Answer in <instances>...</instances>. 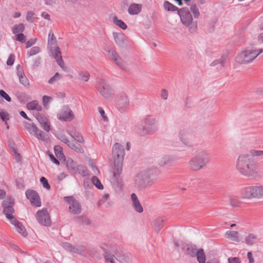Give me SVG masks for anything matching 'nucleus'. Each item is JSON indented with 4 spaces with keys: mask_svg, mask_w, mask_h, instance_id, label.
<instances>
[{
    "mask_svg": "<svg viewBox=\"0 0 263 263\" xmlns=\"http://www.w3.org/2000/svg\"><path fill=\"white\" fill-rule=\"evenodd\" d=\"M236 169L242 175L247 177L258 176V166L253 157L247 153L240 154L236 162Z\"/></svg>",
    "mask_w": 263,
    "mask_h": 263,
    "instance_id": "nucleus-1",
    "label": "nucleus"
},
{
    "mask_svg": "<svg viewBox=\"0 0 263 263\" xmlns=\"http://www.w3.org/2000/svg\"><path fill=\"white\" fill-rule=\"evenodd\" d=\"M112 156L114 159L115 169L112 178L114 184L119 188L122 186L121 179L120 178L122 171L123 161L124 157L123 146L118 143H115L112 147Z\"/></svg>",
    "mask_w": 263,
    "mask_h": 263,
    "instance_id": "nucleus-2",
    "label": "nucleus"
},
{
    "mask_svg": "<svg viewBox=\"0 0 263 263\" xmlns=\"http://www.w3.org/2000/svg\"><path fill=\"white\" fill-rule=\"evenodd\" d=\"M210 162L209 154L206 151L202 150L190 159L188 167L192 171L197 172L204 167Z\"/></svg>",
    "mask_w": 263,
    "mask_h": 263,
    "instance_id": "nucleus-3",
    "label": "nucleus"
},
{
    "mask_svg": "<svg viewBox=\"0 0 263 263\" xmlns=\"http://www.w3.org/2000/svg\"><path fill=\"white\" fill-rule=\"evenodd\" d=\"M157 122L155 118L147 116L144 119L143 122L137 125L135 130L141 136L152 135L158 130Z\"/></svg>",
    "mask_w": 263,
    "mask_h": 263,
    "instance_id": "nucleus-4",
    "label": "nucleus"
},
{
    "mask_svg": "<svg viewBox=\"0 0 263 263\" xmlns=\"http://www.w3.org/2000/svg\"><path fill=\"white\" fill-rule=\"evenodd\" d=\"M177 13L180 16L182 24L188 28L189 32L191 33L197 32V22L193 21L192 15L188 8H182L179 9V10H178Z\"/></svg>",
    "mask_w": 263,
    "mask_h": 263,
    "instance_id": "nucleus-5",
    "label": "nucleus"
},
{
    "mask_svg": "<svg viewBox=\"0 0 263 263\" xmlns=\"http://www.w3.org/2000/svg\"><path fill=\"white\" fill-rule=\"evenodd\" d=\"M57 43L56 38L52 30H50L48 37V45L51 47V46L54 45ZM51 53L55 59L56 62L61 68L65 71H67L68 68L65 66L64 62L62 59V53L58 46L55 47L53 49L50 48Z\"/></svg>",
    "mask_w": 263,
    "mask_h": 263,
    "instance_id": "nucleus-6",
    "label": "nucleus"
},
{
    "mask_svg": "<svg viewBox=\"0 0 263 263\" xmlns=\"http://www.w3.org/2000/svg\"><path fill=\"white\" fill-rule=\"evenodd\" d=\"M262 52V48L242 51L236 57L235 61L241 64H246L251 63Z\"/></svg>",
    "mask_w": 263,
    "mask_h": 263,
    "instance_id": "nucleus-7",
    "label": "nucleus"
},
{
    "mask_svg": "<svg viewBox=\"0 0 263 263\" xmlns=\"http://www.w3.org/2000/svg\"><path fill=\"white\" fill-rule=\"evenodd\" d=\"M153 175V170L149 168L140 172L135 176V185L139 190H143L149 185L151 182V177Z\"/></svg>",
    "mask_w": 263,
    "mask_h": 263,
    "instance_id": "nucleus-8",
    "label": "nucleus"
},
{
    "mask_svg": "<svg viewBox=\"0 0 263 263\" xmlns=\"http://www.w3.org/2000/svg\"><path fill=\"white\" fill-rule=\"evenodd\" d=\"M96 88L104 98L109 100L114 97V90L104 79H99L96 82Z\"/></svg>",
    "mask_w": 263,
    "mask_h": 263,
    "instance_id": "nucleus-9",
    "label": "nucleus"
},
{
    "mask_svg": "<svg viewBox=\"0 0 263 263\" xmlns=\"http://www.w3.org/2000/svg\"><path fill=\"white\" fill-rule=\"evenodd\" d=\"M14 199L11 197L7 198L2 202L3 213L10 221L15 218L13 215L14 212Z\"/></svg>",
    "mask_w": 263,
    "mask_h": 263,
    "instance_id": "nucleus-10",
    "label": "nucleus"
},
{
    "mask_svg": "<svg viewBox=\"0 0 263 263\" xmlns=\"http://www.w3.org/2000/svg\"><path fill=\"white\" fill-rule=\"evenodd\" d=\"M178 137L182 143L186 147L193 146V140L194 135L193 133L189 129H183L180 130Z\"/></svg>",
    "mask_w": 263,
    "mask_h": 263,
    "instance_id": "nucleus-11",
    "label": "nucleus"
},
{
    "mask_svg": "<svg viewBox=\"0 0 263 263\" xmlns=\"http://www.w3.org/2000/svg\"><path fill=\"white\" fill-rule=\"evenodd\" d=\"M240 195L242 199H251L258 198V185L247 186L240 190Z\"/></svg>",
    "mask_w": 263,
    "mask_h": 263,
    "instance_id": "nucleus-12",
    "label": "nucleus"
},
{
    "mask_svg": "<svg viewBox=\"0 0 263 263\" xmlns=\"http://www.w3.org/2000/svg\"><path fill=\"white\" fill-rule=\"evenodd\" d=\"M129 105V101L127 95L124 92H121L116 102L118 109L121 112H124L127 110Z\"/></svg>",
    "mask_w": 263,
    "mask_h": 263,
    "instance_id": "nucleus-13",
    "label": "nucleus"
},
{
    "mask_svg": "<svg viewBox=\"0 0 263 263\" xmlns=\"http://www.w3.org/2000/svg\"><path fill=\"white\" fill-rule=\"evenodd\" d=\"M36 217L37 221L42 225L48 227L51 225V221L50 216L46 209H42L37 212Z\"/></svg>",
    "mask_w": 263,
    "mask_h": 263,
    "instance_id": "nucleus-14",
    "label": "nucleus"
},
{
    "mask_svg": "<svg viewBox=\"0 0 263 263\" xmlns=\"http://www.w3.org/2000/svg\"><path fill=\"white\" fill-rule=\"evenodd\" d=\"M186 254L190 255L191 257H197V259L198 261V256L200 254H203V256H205L204 251L202 249L197 250L195 245L192 244H187L185 245L183 248Z\"/></svg>",
    "mask_w": 263,
    "mask_h": 263,
    "instance_id": "nucleus-15",
    "label": "nucleus"
},
{
    "mask_svg": "<svg viewBox=\"0 0 263 263\" xmlns=\"http://www.w3.org/2000/svg\"><path fill=\"white\" fill-rule=\"evenodd\" d=\"M57 117L61 121H68L74 118V115L68 106L64 105Z\"/></svg>",
    "mask_w": 263,
    "mask_h": 263,
    "instance_id": "nucleus-16",
    "label": "nucleus"
},
{
    "mask_svg": "<svg viewBox=\"0 0 263 263\" xmlns=\"http://www.w3.org/2000/svg\"><path fill=\"white\" fill-rule=\"evenodd\" d=\"M64 200L69 204V209L73 214H79L81 212V205L73 197H65Z\"/></svg>",
    "mask_w": 263,
    "mask_h": 263,
    "instance_id": "nucleus-17",
    "label": "nucleus"
},
{
    "mask_svg": "<svg viewBox=\"0 0 263 263\" xmlns=\"http://www.w3.org/2000/svg\"><path fill=\"white\" fill-rule=\"evenodd\" d=\"M107 52L109 57L122 69L125 70L126 66L125 63L122 59L119 57L117 52L114 50L110 49H108Z\"/></svg>",
    "mask_w": 263,
    "mask_h": 263,
    "instance_id": "nucleus-18",
    "label": "nucleus"
},
{
    "mask_svg": "<svg viewBox=\"0 0 263 263\" xmlns=\"http://www.w3.org/2000/svg\"><path fill=\"white\" fill-rule=\"evenodd\" d=\"M26 196L27 199L30 200L31 204L37 207L41 205L39 195L36 191L33 190H27L26 192Z\"/></svg>",
    "mask_w": 263,
    "mask_h": 263,
    "instance_id": "nucleus-19",
    "label": "nucleus"
},
{
    "mask_svg": "<svg viewBox=\"0 0 263 263\" xmlns=\"http://www.w3.org/2000/svg\"><path fill=\"white\" fill-rule=\"evenodd\" d=\"M29 133L42 141L47 140V135L39 129L35 125H31L28 127Z\"/></svg>",
    "mask_w": 263,
    "mask_h": 263,
    "instance_id": "nucleus-20",
    "label": "nucleus"
},
{
    "mask_svg": "<svg viewBox=\"0 0 263 263\" xmlns=\"http://www.w3.org/2000/svg\"><path fill=\"white\" fill-rule=\"evenodd\" d=\"M35 118L41 127L46 132H49L50 129V124L47 118L39 113L36 114Z\"/></svg>",
    "mask_w": 263,
    "mask_h": 263,
    "instance_id": "nucleus-21",
    "label": "nucleus"
},
{
    "mask_svg": "<svg viewBox=\"0 0 263 263\" xmlns=\"http://www.w3.org/2000/svg\"><path fill=\"white\" fill-rule=\"evenodd\" d=\"M131 200L132 202V206L134 210L137 212L141 213L143 211V209L135 193H132L131 194Z\"/></svg>",
    "mask_w": 263,
    "mask_h": 263,
    "instance_id": "nucleus-22",
    "label": "nucleus"
},
{
    "mask_svg": "<svg viewBox=\"0 0 263 263\" xmlns=\"http://www.w3.org/2000/svg\"><path fill=\"white\" fill-rule=\"evenodd\" d=\"M10 223L13 224L17 232L21 234L24 237H25L27 235V233L26 231L25 227L23 226V224L17 221L15 218L10 221Z\"/></svg>",
    "mask_w": 263,
    "mask_h": 263,
    "instance_id": "nucleus-23",
    "label": "nucleus"
},
{
    "mask_svg": "<svg viewBox=\"0 0 263 263\" xmlns=\"http://www.w3.org/2000/svg\"><path fill=\"white\" fill-rule=\"evenodd\" d=\"M175 157L172 155H165L159 161L158 164L160 166L170 165L175 161Z\"/></svg>",
    "mask_w": 263,
    "mask_h": 263,
    "instance_id": "nucleus-24",
    "label": "nucleus"
},
{
    "mask_svg": "<svg viewBox=\"0 0 263 263\" xmlns=\"http://www.w3.org/2000/svg\"><path fill=\"white\" fill-rule=\"evenodd\" d=\"M101 248L104 252L103 256L106 262L115 263V255L108 251L103 246H101Z\"/></svg>",
    "mask_w": 263,
    "mask_h": 263,
    "instance_id": "nucleus-25",
    "label": "nucleus"
},
{
    "mask_svg": "<svg viewBox=\"0 0 263 263\" xmlns=\"http://www.w3.org/2000/svg\"><path fill=\"white\" fill-rule=\"evenodd\" d=\"M142 8L141 4L132 3L129 6L128 12L130 15H137L141 11Z\"/></svg>",
    "mask_w": 263,
    "mask_h": 263,
    "instance_id": "nucleus-26",
    "label": "nucleus"
},
{
    "mask_svg": "<svg viewBox=\"0 0 263 263\" xmlns=\"http://www.w3.org/2000/svg\"><path fill=\"white\" fill-rule=\"evenodd\" d=\"M64 161L65 162L66 167L69 172L72 174H76L77 165L73 160L70 158H68L67 159L66 158V160Z\"/></svg>",
    "mask_w": 263,
    "mask_h": 263,
    "instance_id": "nucleus-27",
    "label": "nucleus"
},
{
    "mask_svg": "<svg viewBox=\"0 0 263 263\" xmlns=\"http://www.w3.org/2000/svg\"><path fill=\"white\" fill-rule=\"evenodd\" d=\"M116 259L121 263H131L130 255L116 252Z\"/></svg>",
    "mask_w": 263,
    "mask_h": 263,
    "instance_id": "nucleus-28",
    "label": "nucleus"
},
{
    "mask_svg": "<svg viewBox=\"0 0 263 263\" xmlns=\"http://www.w3.org/2000/svg\"><path fill=\"white\" fill-rule=\"evenodd\" d=\"M113 36L115 43L119 46H122L124 44L125 36L122 33L117 32L113 33Z\"/></svg>",
    "mask_w": 263,
    "mask_h": 263,
    "instance_id": "nucleus-29",
    "label": "nucleus"
},
{
    "mask_svg": "<svg viewBox=\"0 0 263 263\" xmlns=\"http://www.w3.org/2000/svg\"><path fill=\"white\" fill-rule=\"evenodd\" d=\"M226 237L234 241L239 242L240 238L239 237V234L236 231H227L225 234Z\"/></svg>",
    "mask_w": 263,
    "mask_h": 263,
    "instance_id": "nucleus-30",
    "label": "nucleus"
},
{
    "mask_svg": "<svg viewBox=\"0 0 263 263\" xmlns=\"http://www.w3.org/2000/svg\"><path fill=\"white\" fill-rule=\"evenodd\" d=\"M258 240V237L257 235L254 234H249L245 239V242L248 245H253L256 243Z\"/></svg>",
    "mask_w": 263,
    "mask_h": 263,
    "instance_id": "nucleus-31",
    "label": "nucleus"
},
{
    "mask_svg": "<svg viewBox=\"0 0 263 263\" xmlns=\"http://www.w3.org/2000/svg\"><path fill=\"white\" fill-rule=\"evenodd\" d=\"M154 226L155 231L157 233H159L164 226V220L162 218H157L154 222Z\"/></svg>",
    "mask_w": 263,
    "mask_h": 263,
    "instance_id": "nucleus-32",
    "label": "nucleus"
},
{
    "mask_svg": "<svg viewBox=\"0 0 263 263\" xmlns=\"http://www.w3.org/2000/svg\"><path fill=\"white\" fill-rule=\"evenodd\" d=\"M55 154L57 157L61 161H65L66 158L62 152V148L59 145H56L54 147Z\"/></svg>",
    "mask_w": 263,
    "mask_h": 263,
    "instance_id": "nucleus-33",
    "label": "nucleus"
},
{
    "mask_svg": "<svg viewBox=\"0 0 263 263\" xmlns=\"http://www.w3.org/2000/svg\"><path fill=\"white\" fill-rule=\"evenodd\" d=\"M27 107L29 110H42V106L39 104L38 102L36 100L29 102L27 104Z\"/></svg>",
    "mask_w": 263,
    "mask_h": 263,
    "instance_id": "nucleus-34",
    "label": "nucleus"
},
{
    "mask_svg": "<svg viewBox=\"0 0 263 263\" xmlns=\"http://www.w3.org/2000/svg\"><path fill=\"white\" fill-rule=\"evenodd\" d=\"M90 78V74L86 71H79L78 74V79L84 82H87Z\"/></svg>",
    "mask_w": 263,
    "mask_h": 263,
    "instance_id": "nucleus-35",
    "label": "nucleus"
},
{
    "mask_svg": "<svg viewBox=\"0 0 263 263\" xmlns=\"http://www.w3.org/2000/svg\"><path fill=\"white\" fill-rule=\"evenodd\" d=\"M78 171V173L83 177H85L88 175L89 172L87 167L83 165H78L76 167V171Z\"/></svg>",
    "mask_w": 263,
    "mask_h": 263,
    "instance_id": "nucleus-36",
    "label": "nucleus"
},
{
    "mask_svg": "<svg viewBox=\"0 0 263 263\" xmlns=\"http://www.w3.org/2000/svg\"><path fill=\"white\" fill-rule=\"evenodd\" d=\"M70 148L73 150L79 152L80 153H83L84 152V149L82 147L80 144L77 143H74L72 141H70V143L68 145Z\"/></svg>",
    "mask_w": 263,
    "mask_h": 263,
    "instance_id": "nucleus-37",
    "label": "nucleus"
},
{
    "mask_svg": "<svg viewBox=\"0 0 263 263\" xmlns=\"http://www.w3.org/2000/svg\"><path fill=\"white\" fill-rule=\"evenodd\" d=\"M163 6L165 10L167 11H178V10H179L176 6L168 1H165L164 2Z\"/></svg>",
    "mask_w": 263,
    "mask_h": 263,
    "instance_id": "nucleus-38",
    "label": "nucleus"
},
{
    "mask_svg": "<svg viewBox=\"0 0 263 263\" xmlns=\"http://www.w3.org/2000/svg\"><path fill=\"white\" fill-rule=\"evenodd\" d=\"M113 22L115 24L122 29H126L127 28V25L122 20H119L116 16H114Z\"/></svg>",
    "mask_w": 263,
    "mask_h": 263,
    "instance_id": "nucleus-39",
    "label": "nucleus"
},
{
    "mask_svg": "<svg viewBox=\"0 0 263 263\" xmlns=\"http://www.w3.org/2000/svg\"><path fill=\"white\" fill-rule=\"evenodd\" d=\"M227 57L226 56H222L220 59L215 60L213 61L210 65L211 66H215L218 64H220V65L222 67L225 66V63L226 61Z\"/></svg>",
    "mask_w": 263,
    "mask_h": 263,
    "instance_id": "nucleus-40",
    "label": "nucleus"
},
{
    "mask_svg": "<svg viewBox=\"0 0 263 263\" xmlns=\"http://www.w3.org/2000/svg\"><path fill=\"white\" fill-rule=\"evenodd\" d=\"M25 26L23 24L21 23L18 25H15L13 28L12 32L14 34L20 33L24 30Z\"/></svg>",
    "mask_w": 263,
    "mask_h": 263,
    "instance_id": "nucleus-41",
    "label": "nucleus"
},
{
    "mask_svg": "<svg viewBox=\"0 0 263 263\" xmlns=\"http://www.w3.org/2000/svg\"><path fill=\"white\" fill-rule=\"evenodd\" d=\"M91 182L92 184L95 185L99 190L103 189V185L101 183L100 180L96 176H93L91 178Z\"/></svg>",
    "mask_w": 263,
    "mask_h": 263,
    "instance_id": "nucleus-42",
    "label": "nucleus"
},
{
    "mask_svg": "<svg viewBox=\"0 0 263 263\" xmlns=\"http://www.w3.org/2000/svg\"><path fill=\"white\" fill-rule=\"evenodd\" d=\"M190 10L192 12L194 17L195 18L199 17L200 15V12L198 8L196 5H192L190 7Z\"/></svg>",
    "mask_w": 263,
    "mask_h": 263,
    "instance_id": "nucleus-43",
    "label": "nucleus"
},
{
    "mask_svg": "<svg viewBox=\"0 0 263 263\" xmlns=\"http://www.w3.org/2000/svg\"><path fill=\"white\" fill-rule=\"evenodd\" d=\"M62 78V76L59 74L58 72H57L55 73V74L51 77L49 80H48V83L50 84H53L56 82L59 81Z\"/></svg>",
    "mask_w": 263,
    "mask_h": 263,
    "instance_id": "nucleus-44",
    "label": "nucleus"
},
{
    "mask_svg": "<svg viewBox=\"0 0 263 263\" xmlns=\"http://www.w3.org/2000/svg\"><path fill=\"white\" fill-rule=\"evenodd\" d=\"M41 49L38 46L32 47L29 51L27 52V55L29 57L36 54L40 52Z\"/></svg>",
    "mask_w": 263,
    "mask_h": 263,
    "instance_id": "nucleus-45",
    "label": "nucleus"
},
{
    "mask_svg": "<svg viewBox=\"0 0 263 263\" xmlns=\"http://www.w3.org/2000/svg\"><path fill=\"white\" fill-rule=\"evenodd\" d=\"M203 254H200V255L198 256V262L199 263H220L218 260H210L205 262V256H203Z\"/></svg>",
    "mask_w": 263,
    "mask_h": 263,
    "instance_id": "nucleus-46",
    "label": "nucleus"
},
{
    "mask_svg": "<svg viewBox=\"0 0 263 263\" xmlns=\"http://www.w3.org/2000/svg\"><path fill=\"white\" fill-rule=\"evenodd\" d=\"M57 138L59 140H60L61 141H62V142L66 144L67 146L69 145V144L70 142V141H69L67 137L65 135H64L62 134H58L57 135Z\"/></svg>",
    "mask_w": 263,
    "mask_h": 263,
    "instance_id": "nucleus-47",
    "label": "nucleus"
},
{
    "mask_svg": "<svg viewBox=\"0 0 263 263\" xmlns=\"http://www.w3.org/2000/svg\"><path fill=\"white\" fill-rule=\"evenodd\" d=\"M77 219L78 222L81 224L87 226L90 224V220L85 216H79L78 217Z\"/></svg>",
    "mask_w": 263,
    "mask_h": 263,
    "instance_id": "nucleus-48",
    "label": "nucleus"
},
{
    "mask_svg": "<svg viewBox=\"0 0 263 263\" xmlns=\"http://www.w3.org/2000/svg\"><path fill=\"white\" fill-rule=\"evenodd\" d=\"M72 252L77 253L79 254H83L85 253V247L83 246H73Z\"/></svg>",
    "mask_w": 263,
    "mask_h": 263,
    "instance_id": "nucleus-49",
    "label": "nucleus"
},
{
    "mask_svg": "<svg viewBox=\"0 0 263 263\" xmlns=\"http://www.w3.org/2000/svg\"><path fill=\"white\" fill-rule=\"evenodd\" d=\"M52 98L51 97L48 96H44L42 98V103L43 106L48 108L49 103L52 101Z\"/></svg>",
    "mask_w": 263,
    "mask_h": 263,
    "instance_id": "nucleus-50",
    "label": "nucleus"
},
{
    "mask_svg": "<svg viewBox=\"0 0 263 263\" xmlns=\"http://www.w3.org/2000/svg\"><path fill=\"white\" fill-rule=\"evenodd\" d=\"M230 203L232 206L237 207L239 205L240 201L237 197H231L230 198Z\"/></svg>",
    "mask_w": 263,
    "mask_h": 263,
    "instance_id": "nucleus-51",
    "label": "nucleus"
},
{
    "mask_svg": "<svg viewBox=\"0 0 263 263\" xmlns=\"http://www.w3.org/2000/svg\"><path fill=\"white\" fill-rule=\"evenodd\" d=\"M19 81L24 86L27 87L29 86V81L25 75L20 77Z\"/></svg>",
    "mask_w": 263,
    "mask_h": 263,
    "instance_id": "nucleus-52",
    "label": "nucleus"
},
{
    "mask_svg": "<svg viewBox=\"0 0 263 263\" xmlns=\"http://www.w3.org/2000/svg\"><path fill=\"white\" fill-rule=\"evenodd\" d=\"M11 147L14 152V157L15 160L17 162H20L21 161V156L20 154L17 152L15 145L13 144L12 146H11Z\"/></svg>",
    "mask_w": 263,
    "mask_h": 263,
    "instance_id": "nucleus-53",
    "label": "nucleus"
},
{
    "mask_svg": "<svg viewBox=\"0 0 263 263\" xmlns=\"http://www.w3.org/2000/svg\"><path fill=\"white\" fill-rule=\"evenodd\" d=\"M40 181L44 188L47 190H49L50 189V185L48 183V180L46 178L42 177L40 179Z\"/></svg>",
    "mask_w": 263,
    "mask_h": 263,
    "instance_id": "nucleus-54",
    "label": "nucleus"
},
{
    "mask_svg": "<svg viewBox=\"0 0 263 263\" xmlns=\"http://www.w3.org/2000/svg\"><path fill=\"white\" fill-rule=\"evenodd\" d=\"M63 247L67 251L72 252L73 246L68 242H64L62 245Z\"/></svg>",
    "mask_w": 263,
    "mask_h": 263,
    "instance_id": "nucleus-55",
    "label": "nucleus"
},
{
    "mask_svg": "<svg viewBox=\"0 0 263 263\" xmlns=\"http://www.w3.org/2000/svg\"><path fill=\"white\" fill-rule=\"evenodd\" d=\"M160 96L163 100H167L168 96V91L165 89H162L160 92Z\"/></svg>",
    "mask_w": 263,
    "mask_h": 263,
    "instance_id": "nucleus-56",
    "label": "nucleus"
},
{
    "mask_svg": "<svg viewBox=\"0 0 263 263\" xmlns=\"http://www.w3.org/2000/svg\"><path fill=\"white\" fill-rule=\"evenodd\" d=\"M0 96L8 102H10L11 100L9 96L3 90H0Z\"/></svg>",
    "mask_w": 263,
    "mask_h": 263,
    "instance_id": "nucleus-57",
    "label": "nucleus"
},
{
    "mask_svg": "<svg viewBox=\"0 0 263 263\" xmlns=\"http://www.w3.org/2000/svg\"><path fill=\"white\" fill-rule=\"evenodd\" d=\"M16 40L21 43H24L26 40V37L23 33H18L16 35Z\"/></svg>",
    "mask_w": 263,
    "mask_h": 263,
    "instance_id": "nucleus-58",
    "label": "nucleus"
},
{
    "mask_svg": "<svg viewBox=\"0 0 263 263\" xmlns=\"http://www.w3.org/2000/svg\"><path fill=\"white\" fill-rule=\"evenodd\" d=\"M15 56L13 54H11L7 61V64L11 66L13 64L14 62Z\"/></svg>",
    "mask_w": 263,
    "mask_h": 263,
    "instance_id": "nucleus-59",
    "label": "nucleus"
},
{
    "mask_svg": "<svg viewBox=\"0 0 263 263\" xmlns=\"http://www.w3.org/2000/svg\"><path fill=\"white\" fill-rule=\"evenodd\" d=\"M251 153L252 157L263 156V151L252 150Z\"/></svg>",
    "mask_w": 263,
    "mask_h": 263,
    "instance_id": "nucleus-60",
    "label": "nucleus"
},
{
    "mask_svg": "<svg viewBox=\"0 0 263 263\" xmlns=\"http://www.w3.org/2000/svg\"><path fill=\"white\" fill-rule=\"evenodd\" d=\"M36 39H32L28 40L26 43V48H28L30 47L31 46H32L33 45H34L36 43Z\"/></svg>",
    "mask_w": 263,
    "mask_h": 263,
    "instance_id": "nucleus-61",
    "label": "nucleus"
},
{
    "mask_svg": "<svg viewBox=\"0 0 263 263\" xmlns=\"http://www.w3.org/2000/svg\"><path fill=\"white\" fill-rule=\"evenodd\" d=\"M49 156L50 158V160L54 164H57V165H59L60 164V162H59V161L55 158V157L52 154H49Z\"/></svg>",
    "mask_w": 263,
    "mask_h": 263,
    "instance_id": "nucleus-62",
    "label": "nucleus"
},
{
    "mask_svg": "<svg viewBox=\"0 0 263 263\" xmlns=\"http://www.w3.org/2000/svg\"><path fill=\"white\" fill-rule=\"evenodd\" d=\"M263 197V185H258V198Z\"/></svg>",
    "mask_w": 263,
    "mask_h": 263,
    "instance_id": "nucleus-63",
    "label": "nucleus"
},
{
    "mask_svg": "<svg viewBox=\"0 0 263 263\" xmlns=\"http://www.w3.org/2000/svg\"><path fill=\"white\" fill-rule=\"evenodd\" d=\"M73 138L79 143H83L84 141L83 137L80 135H74Z\"/></svg>",
    "mask_w": 263,
    "mask_h": 263,
    "instance_id": "nucleus-64",
    "label": "nucleus"
}]
</instances>
